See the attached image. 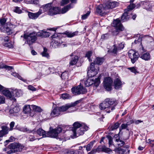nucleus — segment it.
Listing matches in <instances>:
<instances>
[{"mask_svg":"<svg viewBox=\"0 0 154 154\" xmlns=\"http://www.w3.org/2000/svg\"><path fill=\"white\" fill-rule=\"evenodd\" d=\"M13 112L14 113H17L20 110V108L18 107L15 106L13 108Z\"/></svg>","mask_w":154,"mask_h":154,"instance_id":"0e129e2a","label":"nucleus"},{"mask_svg":"<svg viewBox=\"0 0 154 154\" xmlns=\"http://www.w3.org/2000/svg\"><path fill=\"white\" fill-rule=\"evenodd\" d=\"M7 19L5 18H2L0 20V23L1 26L2 27H4L6 25V23H5L7 21Z\"/></svg>","mask_w":154,"mask_h":154,"instance_id":"79ce46f5","label":"nucleus"},{"mask_svg":"<svg viewBox=\"0 0 154 154\" xmlns=\"http://www.w3.org/2000/svg\"><path fill=\"white\" fill-rule=\"evenodd\" d=\"M69 0H62L61 2V5L62 6L64 5L69 2Z\"/></svg>","mask_w":154,"mask_h":154,"instance_id":"680f3d73","label":"nucleus"},{"mask_svg":"<svg viewBox=\"0 0 154 154\" xmlns=\"http://www.w3.org/2000/svg\"><path fill=\"white\" fill-rule=\"evenodd\" d=\"M2 93L4 95L10 100H15V99L14 98V96L11 92L8 89L3 90L2 91Z\"/></svg>","mask_w":154,"mask_h":154,"instance_id":"dca6fc26","label":"nucleus"},{"mask_svg":"<svg viewBox=\"0 0 154 154\" xmlns=\"http://www.w3.org/2000/svg\"><path fill=\"white\" fill-rule=\"evenodd\" d=\"M14 92L15 93L16 96L17 97H19L22 94L21 91L20 90H15L14 91Z\"/></svg>","mask_w":154,"mask_h":154,"instance_id":"603ef678","label":"nucleus"},{"mask_svg":"<svg viewBox=\"0 0 154 154\" xmlns=\"http://www.w3.org/2000/svg\"><path fill=\"white\" fill-rule=\"evenodd\" d=\"M36 133L39 136H42L43 137H46L45 131L42 128L38 129Z\"/></svg>","mask_w":154,"mask_h":154,"instance_id":"cd10ccee","label":"nucleus"},{"mask_svg":"<svg viewBox=\"0 0 154 154\" xmlns=\"http://www.w3.org/2000/svg\"><path fill=\"white\" fill-rule=\"evenodd\" d=\"M11 26V25L10 23H6V25L3 27L4 30L6 31L8 34H10L12 33Z\"/></svg>","mask_w":154,"mask_h":154,"instance_id":"5701e85b","label":"nucleus"},{"mask_svg":"<svg viewBox=\"0 0 154 154\" xmlns=\"http://www.w3.org/2000/svg\"><path fill=\"white\" fill-rule=\"evenodd\" d=\"M60 11V8L57 7H54L52 5L50 11L48 12V14L52 16L59 14Z\"/></svg>","mask_w":154,"mask_h":154,"instance_id":"2eb2a0df","label":"nucleus"},{"mask_svg":"<svg viewBox=\"0 0 154 154\" xmlns=\"http://www.w3.org/2000/svg\"><path fill=\"white\" fill-rule=\"evenodd\" d=\"M112 26L116 28V31L117 32L119 31H122L124 29V28L121 23L120 20L117 19L114 20Z\"/></svg>","mask_w":154,"mask_h":154,"instance_id":"1a4fd4ad","label":"nucleus"},{"mask_svg":"<svg viewBox=\"0 0 154 154\" xmlns=\"http://www.w3.org/2000/svg\"><path fill=\"white\" fill-rule=\"evenodd\" d=\"M116 144L119 146H122L124 145L125 142L121 140H120L119 137L118 138L115 139Z\"/></svg>","mask_w":154,"mask_h":154,"instance_id":"2f4dec72","label":"nucleus"},{"mask_svg":"<svg viewBox=\"0 0 154 154\" xmlns=\"http://www.w3.org/2000/svg\"><path fill=\"white\" fill-rule=\"evenodd\" d=\"M135 7V5L133 4H130L128 6V9L125 10L126 11L128 12L130 10H132Z\"/></svg>","mask_w":154,"mask_h":154,"instance_id":"49530a36","label":"nucleus"},{"mask_svg":"<svg viewBox=\"0 0 154 154\" xmlns=\"http://www.w3.org/2000/svg\"><path fill=\"white\" fill-rule=\"evenodd\" d=\"M111 151V150L110 149L107 148L105 146H99L96 149L92 150L88 153V154H94L96 152H104L106 153H109Z\"/></svg>","mask_w":154,"mask_h":154,"instance_id":"0eeeda50","label":"nucleus"},{"mask_svg":"<svg viewBox=\"0 0 154 154\" xmlns=\"http://www.w3.org/2000/svg\"><path fill=\"white\" fill-rule=\"evenodd\" d=\"M52 42L53 45L56 47L62 43V42L60 38L58 37L57 34H55L52 36Z\"/></svg>","mask_w":154,"mask_h":154,"instance_id":"4468645a","label":"nucleus"},{"mask_svg":"<svg viewBox=\"0 0 154 154\" xmlns=\"http://www.w3.org/2000/svg\"><path fill=\"white\" fill-rule=\"evenodd\" d=\"M137 37H138L137 39V40L136 39H135L134 42V44H137L141 45L142 44L141 41L142 40V37H140V35H137Z\"/></svg>","mask_w":154,"mask_h":154,"instance_id":"58836bf2","label":"nucleus"},{"mask_svg":"<svg viewBox=\"0 0 154 154\" xmlns=\"http://www.w3.org/2000/svg\"><path fill=\"white\" fill-rule=\"evenodd\" d=\"M42 13L41 10H39V11L35 13H33L31 12H29L28 14V15L29 17L32 19H37L39 16Z\"/></svg>","mask_w":154,"mask_h":154,"instance_id":"a211bd4d","label":"nucleus"},{"mask_svg":"<svg viewBox=\"0 0 154 154\" xmlns=\"http://www.w3.org/2000/svg\"><path fill=\"white\" fill-rule=\"evenodd\" d=\"M31 108L29 105L25 106L23 108V112L25 113H27L30 112Z\"/></svg>","mask_w":154,"mask_h":154,"instance_id":"c9c22d12","label":"nucleus"},{"mask_svg":"<svg viewBox=\"0 0 154 154\" xmlns=\"http://www.w3.org/2000/svg\"><path fill=\"white\" fill-rule=\"evenodd\" d=\"M40 139L35 137L34 136L32 135H29L28 137V140L30 141H33L37 139L39 140Z\"/></svg>","mask_w":154,"mask_h":154,"instance_id":"37998d69","label":"nucleus"},{"mask_svg":"<svg viewBox=\"0 0 154 154\" xmlns=\"http://www.w3.org/2000/svg\"><path fill=\"white\" fill-rule=\"evenodd\" d=\"M87 73L88 75L90 78H92L97 74V69H94V63H91L90 69H88Z\"/></svg>","mask_w":154,"mask_h":154,"instance_id":"ddd939ff","label":"nucleus"},{"mask_svg":"<svg viewBox=\"0 0 154 154\" xmlns=\"http://www.w3.org/2000/svg\"><path fill=\"white\" fill-rule=\"evenodd\" d=\"M8 148L11 149L7 152L8 154H11L17 151H20L24 148V146L19 143L14 142L11 143L8 146Z\"/></svg>","mask_w":154,"mask_h":154,"instance_id":"39448f33","label":"nucleus"},{"mask_svg":"<svg viewBox=\"0 0 154 154\" xmlns=\"http://www.w3.org/2000/svg\"><path fill=\"white\" fill-rule=\"evenodd\" d=\"M2 130L0 131V137H2L8 133V129L7 127L3 126L2 127ZM0 138V141L1 140Z\"/></svg>","mask_w":154,"mask_h":154,"instance_id":"412c9836","label":"nucleus"},{"mask_svg":"<svg viewBox=\"0 0 154 154\" xmlns=\"http://www.w3.org/2000/svg\"><path fill=\"white\" fill-rule=\"evenodd\" d=\"M31 106V108L35 111L38 112H41L42 111V109L40 107L34 105H32Z\"/></svg>","mask_w":154,"mask_h":154,"instance_id":"e433bc0d","label":"nucleus"},{"mask_svg":"<svg viewBox=\"0 0 154 154\" xmlns=\"http://www.w3.org/2000/svg\"><path fill=\"white\" fill-rule=\"evenodd\" d=\"M92 52L91 51H89L87 52L86 54V57H87L89 61H91V60L90 57V56L92 54Z\"/></svg>","mask_w":154,"mask_h":154,"instance_id":"8fccbe9b","label":"nucleus"},{"mask_svg":"<svg viewBox=\"0 0 154 154\" xmlns=\"http://www.w3.org/2000/svg\"><path fill=\"white\" fill-rule=\"evenodd\" d=\"M42 35L43 30H42L37 32H34L30 33L24 34L23 36L22 35L21 37H23L26 40V43L30 45L36 40V36L43 37Z\"/></svg>","mask_w":154,"mask_h":154,"instance_id":"20e7f679","label":"nucleus"},{"mask_svg":"<svg viewBox=\"0 0 154 154\" xmlns=\"http://www.w3.org/2000/svg\"><path fill=\"white\" fill-rule=\"evenodd\" d=\"M128 54L132 63H134L138 60L139 57L138 54L134 50H130L128 52Z\"/></svg>","mask_w":154,"mask_h":154,"instance_id":"6e6552de","label":"nucleus"},{"mask_svg":"<svg viewBox=\"0 0 154 154\" xmlns=\"http://www.w3.org/2000/svg\"><path fill=\"white\" fill-rule=\"evenodd\" d=\"M78 57L77 56H75L69 62L70 65L73 66L75 65L77 62Z\"/></svg>","mask_w":154,"mask_h":154,"instance_id":"7c9ffc66","label":"nucleus"},{"mask_svg":"<svg viewBox=\"0 0 154 154\" xmlns=\"http://www.w3.org/2000/svg\"><path fill=\"white\" fill-rule=\"evenodd\" d=\"M72 8L71 4H70L63 8L61 10V12L63 14L65 13Z\"/></svg>","mask_w":154,"mask_h":154,"instance_id":"473e14b6","label":"nucleus"},{"mask_svg":"<svg viewBox=\"0 0 154 154\" xmlns=\"http://www.w3.org/2000/svg\"><path fill=\"white\" fill-rule=\"evenodd\" d=\"M5 102V98L4 97L0 95V104L4 103Z\"/></svg>","mask_w":154,"mask_h":154,"instance_id":"338daca9","label":"nucleus"},{"mask_svg":"<svg viewBox=\"0 0 154 154\" xmlns=\"http://www.w3.org/2000/svg\"><path fill=\"white\" fill-rule=\"evenodd\" d=\"M128 12L126 11L122 14L121 17V21L122 22H125L128 20L129 17H128Z\"/></svg>","mask_w":154,"mask_h":154,"instance_id":"c85d7f7f","label":"nucleus"},{"mask_svg":"<svg viewBox=\"0 0 154 154\" xmlns=\"http://www.w3.org/2000/svg\"><path fill=\"white\" fill-rule=\"evenodd\" d=\"M52 6V4L51 3H48L45 6L42 7L41 8L44 11H48V12L50 11V9Z\"/></svg>","mask_w":154,"mask_h":154,"instance_id":"c756f323","label":"nucleus"},{"mask_svg":"<svg viewBox=\"0 0 154 154\" xmlns=\"http://www.w3.org/2000/svg\"><path fill=\"white\" fill-rule=\"evenodd\" d=\"M128 125L127 123L126 124H122L120 127L119 129L121 131V130L124 129L126 128L128 126Z\"/></svg>","mask_w":154,"mask_h":154,"instance_id":"6e6d98bb","label":"nucleus"},{"mask_svg":"<svg viewBox=\"0 0 154 154\" xmlns=\"http://www.w3.org/2000/svg\"><path fill=\"white\" fill-rule=\"evenodd\" d=\"M81 101L77 100L75 102L70 104H66L62 106L59 107L60 113L66 112H71L76 110L78 109L75 106H81Z\"/></svg>","mask_w":154,"mask_h":154,"instance_id":"7ed1b4c3","label":"nucleus"},{"mask_svg":"<svg viewBox=\"0 0 154 154\" xmlns=\"http://www.w3.org/2000/svg\"><path fill=\"white\" fill-rule=\"evenodd\" d=\"M43 37H48L50 35V33L46 31H43Z\"/></svg>","mask_w":154,"mask_h":154,"instance_id":"5fc2aeb1","label":"nucleus"},{"mask_svg":"<svg viewBox=\"0 0 154 154\" xmlns=\"http://www.w3.org/2000/svg\"><path fill=\"white\" fill-rule=\"evenodd\" d=\"M94 142V141L91 142L87 146H84V147H86V149L87 151H89L91 150L93 146Z\"/></svg>","mask_w":154,"mask_h":154,"instance_id":"4c0bfd02","label":"nucleus"},{"mask_svg":"<svg viewBox=\"0 0 154 154\" xmlns=\"http://www.w3.org/2000/svg\"><path fill=\"white\" fill-rule=\"evenodd\" d=\"M28 89L32 91H36V89L32 85H29L28 86Z\"/></svg>","mask_w":154,"mask_h":154,"instance_id":"4d7b16f0","label":"nucleus"},{"mask_svg":"<svg viewBox=\"0 0 154 154\" xmlns=\"http://www.w3.org/2000/svg\"><path fill=\"white\" fill-rule=\"evenodd\" d=\"M73 150L66 149L64 151V154H73Z\"/></svg>","mask_w":154,"mask_h":154,"instance_id":"e2e57ef3","label":"nucleus"},{"mask_svg":"<svg viewBox=\"0 0 154 154\" xmlns=\"http://www.w3.org/2000/svg\"><path fill=\"white\" fill-rule=\"evenodd\" d=\"M14 138L13 137H11L10 138V139L9 140H6L5 142V143H6V144H7L8 143L10 142V141H13L14 140Z\"/></svg>","mask_w":154,"mask_h":154,"instance_id":"774afa93","label":"nucleus"},{"mask_svg":"<svg viewBox=\"0 0 154 154\" xmlns=\"http://www.w3.org/2000/svg\"><path fill=\"white\" fill-rule=\"evenodd\" d=\"M120 124L118 122H117L114 124L110 126V129L112 130H114L117 129L119 126Z\"/></svg>","mask_w":154,"mask_h":154,"instance_id":"ea45409f","label":"nucleus"},{"mask_svg":"<svg viewBox=\"0 0 154 154\" xmlns=\"http://www.w3.org/2000/svg\"><path fill=\"white\" fill-rule=\"evenodd\" d=\"M112 80L109 77L105 78L103 81L104 86L105 88L107 91L111 90V85Z\"/></svg>","mask_w":154,"mask_h":154,"instance_id":"9b49d317","label":"nucleus"},{"mask_svg":"<svg viewBox=\"0 0 154 154\" xmlns=\"http://www.w3.org/2000/svg\"><path fill=\"white\" fill-rule=\"evenodd\" d=\"M107 137L109 140V146H110L112 145V137L109 136H107Z\"/></svg>","mask_w":154,"mask_h":154,"instance_id":"052dcab7","label":"nucleus"},{"mask_svg":"<svg viewBox=\"0 0 154 154\" xmlns=\"http://www.w3.org/2000/svg\"><path fill=\"white\" fill-rule=\"evenodd\" d=\"M80 91V94H83L86 93L87 92V89L83 86L79 85Z\"/></svg>","mask_w":154,"mask_h":154,"instance_id":"a19ab883","label":"nucleus"},{"mask_svg":"<svg viewBox=\"0 0 154 154\" xmlns=\"http://www.w3.org/2000/svg\"><path fill=\"white\" fill-rule=\"evenodd\" d=\"M107 10L109 9H112L118 5V3L116 2L108 1L105 4H104Z\"/></svg>","mask_w":154,"mask_h":154,"instance_id":"f3484780","label":"nucleus"},{"mask_svg":"<svg viewBox=\"0 0 154 154\" xmlns=\"http://www.w3.org/2000/svg\"><path fill=\"white\" fill-rule=\"evenodd\" d=\"M78 33V31H76L73 32L66 31L64 32L63 34L65 35L68 37L72 38L77 35Z\"/></svg>","mask_w":154,"mask_h":154,"instance_id":"b1692460","label":"nucleus"},{"mask_svg":"<svg viewBox=\"0 0 154 154\" xmlns=\"http://www.w3.org/2000/svg\"><path fill=\"white\" fill-rule=\"evenodd\" d=\"M72 93L75 95H77L80 94V91L79 85L73 87L71 89Z\"/></svg>","mask_w":154,"mask_h":154,"instance_id":"a878e982","label":"nucleus"},{"mask_svg":"<svg viewBox=\"0 0 154 154\" xmlns=\"http://www.w3.org/2000/svg\"><path fill=\"white\" fill-rule=\"evenodd\" d=\"M101 75H100L97 78L95 79L92 78H89L85 82V85L87 87H89L93 85L96 88L97 87L100 83V79Z\"/></svg>","mask_w":154,"mask_h":154,"instance_id":"423d86ee","label":"nucleus"},{"mask_svg":"<svg viewBox=\"0 0 154 154\" xmlns=\"http://www.w3.org/2000/svg\"><path fill=\"white\" fill-rule=\"evenodd\" d=\"M140 56L141 58L145 60L148 61L150 59V54L148 52L144 53L141 55L140 54Z\"/></svg>","mask_w":154,"mask_h":154,"instance_id":"393cba45","label":"nucleus"},{"mask_svg":"<svg viewBox=\"0 0 154 154\" xmlns=\"http://www.w3.org/2000/svg\"><path fill=\"white\" fill-rule=\"evenodd\" d=\"M141 4L144 8L149 11L151 9L152 6L149 2H142Z\"/></svg>","mask_w":154,"mask_h":154,"instance_id":"4be33fe9","label":"nucleus"},{"mask_svg":"<svg viewBox=\"0 0 154 154\" xmlns=\"http://www.w3.org/2000/svg\"><path fill=\"white\" fill-rule=\"evenodd\" d=\"M116 154H124L125 150L121 148H119L115 149Z\"/></svg>","mask_w":154,"mask_h":154,"instance_id":"f704fd0d","label":"nucleus"},{"mask_svg":"<svg viewBox=\"0 0 154 154\" xmlns=\"http://www.w3.org/2000/svg\"><path fill=\"white\" fill-rule=\"evenodd\" d=\"M128 69H129L131 72L136 74V73H137V69L135 67H129L128 68Z\"/></svg>","mask_w":154,"mask_h":154,"instance_id":"3c124183","label":"nucleus"},{"mask_svg":"<svg viewBox=\"0 0 154 154\" xmlns=\"http://www.w3.org/2000/svg\"><path fill=\"white\" fill-rule=\"evenodd\" d=\"M62 98L63 99H68L69 97V95L67 94H62Z\"/></svg>","mask_w":154,"mask_h":154,"instance_id":"13d9d810","label":"nucleus"},{"mask_svg":"<svg viewBox=\"0 0 154 154\" xmlns=\"http://www.w3.org/2000/svg\"><path fill=\"white\" fill-rule=\"evenodd\" d=\"M25 132H26L27 133H32L34 134H35V133H36V132H35L34 130H31L29 128H28L26 127H25Z\"/></svg>","mask_w":154,"mask_h":154,"instance_id":"09e8293b","label":"nucleus"},{"mask_svg":"<svg viewBox=\"0 0 154 154\" xmlns=\"http://www.w3.org/2000/svg\"><path fill=\"white\" fill-rule=\"evenodd\" d=\"M47 50L46 48H44V51L41 53L43 57H49L48 53L47 52Z\"/></svg>","mask_w":154,"mask_h":154,"instance_id":"c03bdc74","label":"nucleus"},{"mask_svg":"<svg viewBox=\"0 0 154 154\" xmlns=\"http://www.w3.org/2000/svg\"><path fill=\"white\" fill-rule=\"evenodd\" d=\"M147 143H149L151 144V146L152 147L154 144V140H151L150 139H149L147 140H146Z\"/></svg>","mask_w":154,"mask_h":154,"instance_id":"bf43d9fd","label":"nucleus"},{"mask_svg":"<svg viewBox=\"0 0 154 154\" xmlns=\"http://www.w3.org/2000/svg\"><path fill=\"white\" fill-rule=\"evenodd\" d=\"M125 45V43L123 42H120L118 45V46L117 47L118 48L119 50H121L124 47Z\"/></svg>","mask_w":154,"mask_h":154,"instance_id":"de8ad7c7","label":"nucleus"},{"mask_svg":"<svg viewBox=\"0 0 154 154\" xmlns=\"http://www.w3.org/2000/svg\"><path fill=\"white\" fill-rule=\"evenodd\" d=\"M117 104L116 102L114 100L106 98L99 105V108L106 113H109L115 109V106Z\"/></svg>","mask_w":154,"mask_h":154,"instance_id":"f257e3e1","label":"nucleus"},{"mask_svg":"<svg viewBox=\"0 0 154 154\" xmlns=\"http://www.w3.org/2000/svg\"><path fill=\"white\" fill-rule=\"evenodd\" d=\"M119 51L117 47L115 45H114L108 51H109L111 53L114 54L116 55Z\"/></svg>","mask_w":154,"mask_h":154,"instance_id":"bb28decb","label":"nucleus"},{"mask_svg":"<svg viewBox=\"0 0 154 154\" xmlns=\"http://www.w3.org/2000/svg\"><path fill=\"white\" fill-rule=\"evenodd\" d=\"M114 84L115 88L116 89H119L122 86V82L119 77L116 78L114 81Z\"/></svg>","mask_w":154,"mask_h":154,"instance_id":"6ab92c4d","label":"nucleus"},{"mask_svg":"<svg viewBox=\"0 0 154 154\" xmlns=\"http://www.w3.org/2000/svg\"><path fill=\"white\" fill-rule=\"evenodd\" d=\"M60 114L59 107H56L53 109L51 113V116L52 117H55L59 116Z\"/></svg>","mask_w":154,"mask_h":154,"instance_id":"aec40b11","label":"nucleus"},{"mask_svg":"<svg viewBox=\"0 0 154 154\" xmlns=\"http://www.w3.org/2000/svg\"><path fill=\"white\" fill-rule=\"evenodd\" d=\"M88 127L84 123L77 122L73 124L72 131L74 137L83 135L84 132L88 130Z\"/></svg>","mask_w":154,"mask_h":154,"instance_id":"f03ea898","label":"nucleus"},{"mask_svg":"<svg viewBox=\"0 0 154 154\" xmlns=\"http://www.w3.org/2000/svg\"><path fill=\"white\" fill-rule=\"evenodd\" d=\"M14 11L15 12L17 13L18 14H20L21 13L22 11L18 7H16L15 9L14 10Z\"/></svg>","mask_w":154,"mask_h":154,"instance_id":"69168bd1","label":"nucleus"},{"mask_svg":"<svg viewBox=\"0 0 154 154\" xmlns=\"http://www.w3.org/2000/svg\"><path fill=\"white\" fill-rule=\"evenodd\" d=\"M106 8L104 4H101L97 7L96 12L99 15L103 16L106 14V11L107 9Z\"/></svg>","mask_w":154,"mask_h":154,"instance_id":"9d476101","label":"nucleus"},{"mask_svg":"<svg viewBox=\"0 0 154 154\" xmlns=\"http://www.w3.org/2000/svg\"><path fill=\"white\" fill-rule=\"evenodd\" d=\"M62 128L60 127H58L57 128L52 129L48 133V135L50 137L54 138H56L59 133L61 132Z\"/></svg>","mask_w":154,"mask_h":154,"instance_id":"f8f14e48","label":"nucleus"},{"mask_svg":"<svg viewBox=\"0 0 154 154\" xmlns=\"http://www.w3.org/2000/svg\"><path fill=\"white\" fill-rule=\"evenodd\" d=\"M5 46L9 48H12L13 47L12 42H5L4 43Z\"/></svg>","mask_w":154,"mask_h":154,"instance_id":"a18cd8bd","label":"nucleus"},{"mask_svg":"<svg viewBox=\"0 0 154 154\" xmlns=\"http://www.w3.org/2000/svg\"><path fill=\"white\" fill-rule=\"evenodd\" d=\"M103 58L97 57L94 61V63L98 65H101L103 62Z\"/></svg>","mask_w":154,"mask_h":154,"instance_id":"72a5a7b5","label":"nucleus"},{"mask_svg":"<svg viewBox=\"0 0 154 154\" xmlns=\"http://www.w3.org/2000/svg\"><path fill=\"white\" fill-rule=\"evenodd\" d=\"M90 12L89 11L85 14H84L82 16V20H85L86 19L89 15Z\"/></svg>","mask_w":154,"mask_h":154,"instance_id":"864d4df0","label":"nucleus"}]
</instances>
